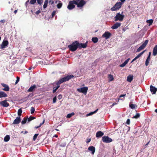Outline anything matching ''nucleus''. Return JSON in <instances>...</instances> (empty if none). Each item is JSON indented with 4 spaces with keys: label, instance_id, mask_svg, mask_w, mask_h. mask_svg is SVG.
Masks as SVG:
<instances>
[{
    "label": "nucleus",
    "instance_id": "f257e3e1",
    "mask_svg": "<svg viewBox=\"0 0 157 157\" xmlns=\"http://www.w3.org/2000/svg\"><path fill=\"white\" fill-rule=\"evenodd\" d=\"M74 76L72 75H68L67 76L60 79L56 83L57 86L54 87L53 88V93H55L57 90L60 87L59 85L65 82L68 81L74 77Z\"/></svg>",
    "mask_w": 157,
    "mask_h": 157
},
{
    "label": "nucleus",
    "instance_id": "f03ea898",
    "mask_svg": "<svg viewBox=\"0 0 157 157\" xmlns=\"http://www.w3.org/2000/svg\"><path fill=\"white\" fill-rule=\"evenodd\" d=\"M78 42L75 41L73 42L71 44L68 45V48L71 52H74L76 51L78 48Z\"/></svg>",
    "mask_w": 157,
    "mask_h": 157
},
{
    "label": "nucleus",
    "instance_id": "7ed1b4c3",
    "mask_svg": "<svg viewBox=\"0 0 157 157\" xmlns=\"http://www.w3.org/2000/svg\"><path fill=\"white\" fill-rule=\"evenodd\" d=\"M123 12H121V14H120V13H117L116 16L114 17L115 21H123L124 17V15L123 14Z\"/></svg>",
    "mask_w": 157,
    "mask_h": 157
},
{
    "label": "nucleus",
    "instance_id": "20e7f679",
    "mask_svg": "<svg viewBox=\"0 0 157 157\" xmlns=\"http://www.w3.org/2000/svg\"><path fill=\"white\" fill-rule=\"evenodd\" d=\"M122 5V2H117L111 8V10L112 11H115L119 10L121 8Z\"/></svg>",
    "mask_w": 157,
    "mask_h": 157
},
{
    "label": "nucleus",
    "instance_id": "39448f33",
    "mask_svg": "<svg viewBox=\"0 0 157 157\" xmlns=\"http://www.w3.org/2000/svg\"><path fill=\"white\" fill-rule=\"evenodd\" d=\"M76 4H77V2L75 0L71 1L69 2V4L68 5L67 8L69 10H72L75 7L74 4L76 5Z\"/></svg>",
    "mask_w": 157,
    "mask_h": 157
},
{
    "label": "nucleus",
    "instance_id": "423d86ee",
    "mask_svg": "<svg viewBox=\"0 0 157 157\" xmlns=\"http://www.w3.org/2000/svg\"><path fill=\"white\" fill-rule=\"evenodd\" d=\"M88 88L87 87H84L80 88L77 89V90L80 93H82L85 95L86 94Z\"/></svg>",
    "mask_w": 157,
    "mask_h": 157
},
{
    "label": "nucleus",
    "instance_id": "0eeeda50",
    "mask_svg": "<svg viewBox=\"0 0 157 157\" xmlns=\"http://www.w3.org/2000/svg\"><path fill=\"white\" fill-rule=\"evenodd\" d=\"M102 140L103 142L106 143H109L112 141V140L108 136L102 137Z\"/></svg>",
    "mask_w": 157,
    "mask_h": 157
},
{
    "label": "nucleus",
    "instance_id": "6e6552de",
    "mask_svg": "<svg viewBox=\"0 0 157 157\" xmlns=\"http://www.w3.org/2000/svg\"><path fill=\"white\" fill-rule=\"evenodd\" d=\"M111 36V34L108 31L105 32L102 36L105 37L106 40L108 39Z\"/></svg>",
    "mask_w": 157,
    "mask_h": 157
},
{
    "label": "nucleus",
    "instance_id": "1a4fd4ad",
    "mask_svg": "<svg viewBox=\"0 0 157 157\" xmlns=\"http://www.w3.org/2000/svg\"><path fill=\"white\" fill-rule=\"evenodd\" d=\"M9 44V42L8 40H3L2 44L1 45V47L2 49H3L6 48V46H8Z\"/></svg>",
    "mask_w": 157,
    "mask_h": 157
},
{
    "label": "nucleus",
    "instance_id": "9d476101",
    "mask_svg": "<svg viewBox=\"0 0 157 157\" xmlns=\"http://www.w3.org/2000/svg\"><path fill=\"white\" fill-rule=\"evenodd\" d=\"M88 41H86V43L83 44L82 43H79L78 42V48L79 49H81L82 48H85L87 47V45Z\"/></svg>",
    "mask_w": 157,
    "mask_h": 157
},
{
    "label": "nucleus",
    "instance_id": "9b49d317",
    "mask_svg": "<svg viewBox=\"0 0 157 157\" xmlns=\"http://www.w3.org/2000/svg\"><path fill=\"white\" fill-rule=\"evenodd\" d=\"M1 85L3 87H4V88L2 89V90L5 91H8L10 90V88L8 85L4 83H1Z\"/></svg>",
    "mask_w": 157,
    "mask_h": 157
},
{
    "label": "nucleus",
    "instance_id": "f8f14e48",
    "mask_svg": "<svg viewBox=\"0 0 157 157\" xmlns=\"http://www.w3.org/2000/svg\"><path fill=\"white\" fill-rule=\"evenodd\" d=\"M86 3L85 1L82 0L80 1L78 3L77 2V4H76V5H77L78 7H82Z\"/></svg>",
    "mask_w": 157,
    "mask_h": 157
},
{
    "label": "nucleus",
    "instance_id": "ddd939ff",
    "mask_svg": "<svg viewBox=\"0 0 157 157\" xmlns=\"http://www.w3.org/2000/svg\"><path fill=\"white\" fill-rule=\"evenodd\" d=\"M0 104L4 107H7L9 105V104L8 103L6 100H4L0 102Z\"/></svg>",
    "mask_w": 157,
    "mask_h": 157
},
{
    "label": "nucleus",
    "instance_id": "4468645a",
    "mask_svg": "<svg viewBox=\"0 0 157 157\" xmlns=\"http://www.w3.org/2000/svg\"><path fill=\"white\" fill-rule=\"evenodd\" d=\"M21 118L20 117H17L13 122V124H19L21 122Z\"/></svg>",
    "mask_w": 157,
    "mask_h": 157
},
{
    "label": "nucleus",
    "instance_id": "2eb2a0df",
    "mask_svg": "<svg viewBox=\"0 0 157 157\" xmlns=\"http://www.w3.org/2000/svg\"><path fill=\"white\" fill-rule=\"evenodd\" d=\"M150 90L152 94H155L157 91V88L151 85L150 86Z\"/></svg>",
    "mask_w": 157,
    "mask_h": 157
},
{
    "label": "nucleus",
    "instance_id": "dca6fc26",
    "mask_svg": "<svg viewBox=\"0 0 157 157\" xmlns=\"http://www.w3.org/2000/svg\"><path fill=\"white\" fill-rule=\"evenodd\" d=\"M121 25V23L120 22H117L114 24L111 27L113 29H116Z\"/></svg>",
    "mask_w": 157,
    "mask_h": 157
},
{
    "label": "nucleus",
    "instance_id": "f3484780",
    "mask_svg": "<svg viewBox=\"0 0 157 157\" xmlns=\"http://www.w3.org/2000/svg\"><path fill=\"white\" fill-rule=\"evenodd\" d=\"M88 150L91 151V153L92 155L94 154L95 151V147H94L93 146H90L88 148Z\"/></svg>",
    "mask_w": 157,
    "mask_h": 157
},
{
    "label": "nucleus",
    "instance_id": "a211bd4d",
    "mask_svg": "<svg viewBox=\"0 0 157 157\" xmlns=\"http://www.w3.org/2000/svg\"><path fill=\"white\" fill-rule=\"evenodd\" d=\"M104 135V133L101 131H99L97 132L96 136L97 138H99L101 137Z\"/></svg>",
    "mask_w": 157,
    "mask_h": 157
},
{
    "label": "nucleus",
    "instance_id": "6ab92c4d",
    "mask_svg": "<svg viewBox=\"0 0 157 157\" xmlns=\"http://www.w3.org/2000/svg\"><path fill=\"white\" fill-rule=\"evenodd\" d=\"M7 95L5 92L2 91H0V98L6 97H7Z\"/></svg>",
    "mask_w": 157,
    "mask_h": 157
},
{
    "label": "nucleus",
    "instance_id": "aec40b11",
    "mask_svg": "<svg viewBox=\"0 0 157 157\" xmlns=\"http://www.w3.org/2000/svg\"><path fill=\"white\" fill-rule=\"evenodd\" d=\"M152 54L154 56H155L157 54V44L153 48Z\"/></svg>",
    "mask_w": 157,
    "mask_h": 157
},
{
    "label": "nucleus",
    "instance_id": "412c9836",
    "mask_svg": "<svg viewBox=\"0 0 157 157\" xmlns=\"http://www.w3.org/2000/svg\"><path fill=\"white\" fill-rule=\"evenodd\" d=\"M133 75H130L127 77V81L129 82H131L133 79Z\"/></svg>",
    "mask_w": 157,
    "mask_h": 157
},
{
    "label": "nucleus",
    "instance_id": "4be33fe9",
    "mask_svg": "<svg viewBox=\"0 0 157 157\" xmlns=\"http://www.w3.org/2000/svg\"><path fill=\"white\" fill-rule=\"evenodd\" d=\"M36 88V85H34L30 87V88L27 91L28 92H32L33 90H34V89Z\"/></svg>",
    "mask_w": 157,
    "mask_h": 157
},
{
    "label": "nucleus",
    "instance_id": "5701e85b",
    "mask_svg": "<svg viewBox=\"0 0 157 157\" xmlns=\"http://www.w3.org/2000/svg\"><path fill=\"white\" fill-rule=\"evenodd\" d=\"M10 138V136L8 135H7L4 137V140L5 142H7L9 140Z\"/></svg>",
    "mask_w": 157,
    "mask_h": 157
},
{
    "label": "nucleus",
    "instance_id": "b1692460",
    "mask_svg": "<svg viewBox=\"0 0 157 157\" xmlns=\"http://www.w3.org/2000/svg\"><path fill=\"white\" fill-rule=\"evenodd\" d=\"M98 39L97 37H93L92 39V41L94 43H96L98 41Z\"/></svg>",
    "mask_w": 157,
    "mask_h": 157
},
{
    "label": "nucleus",
    "instance_id": "393cba45",
    "mask_svg": "<svg viewBox=\"0 0 157 157\" xmlns=\"http://www.w3.org/2000/svg\"><path fill=\"white\" fill-rule=\"evenodd\" d=\"M148 40H145L144 41V42L142 44V45L144 48H145L147 44H148Z\"/></svg>",
    "mask_w": 157,
    "mask_h": 157
},
{
    "label": "nucleus",
    "instance_id": "a878e982",
    "mask_svg": "<svg viewBox=\"0 0 157 157\" xmlns=\"http://www.w3.org/2000/svg\"><path fill=\"white\" fill-rule=\"evenodd\" d=\"M145 51V50H144L141 52L140 53V54H139L136 56L135 57L136 59H137L140 57L143 54V53Z\"/></svg>",
    "mask_w": 157,
    "mask_h": 157
},
{
    "label": "nucleus",
    "instance_id": "bb28decb",
    "mask_svg": "<svg viewBox=\"0 0 157 157\" xmlns=\"http://www.w3.org/2000/svg\"><path fill=\"white\" fill-rule=\"evenodd\" d=\"M140 116V114L139 113H136V114L135 116H134L132 117V118H133V119L135 118L136 119H138L139 118Z\"/></svg>",
    "mask_w": 157,
    "mask_h": 157
},
{
    "label": "nucleus",
    "instance_id": "cd10ccee",
    "mask_svg": "<svg viewBox=\"0 0 157 157\" xmlns=\"http://www.w3.org/2000/svg\"><path fill=\"white\" fill-rule=\"evenodd\" d=\"M75 115V113L73 112L71 113H69L67 114V118H70L71 117H72L74 115Z\"/></svg>",
    "mask_w": 157,
    "mask_h": 157
},
{
    "label": "nucleus",
    "instance_id": "c85d7f7f",
    "mask_svg": "<svg viewBox=\"0 0 157 157\" xmlns=\"http://www.w3.org/2000/svg\"><path fill=\"white\" fill-rule=\"evenodd\" d=\"M98 109H97L96 110H95V111H94V112H91L90 113H89L88 114H87V116H90V115H91L94 114L95 113H96L98 111Z\"/></svg>",
    "mask_w": 157,
    "mask_h": 157
},
{
    "label": "nucleus",
    "instance_id": "c756f323",
    "mask_svg": "<svg viewBox=\"0 0 157 157\" xmlns=\"http://www.w3.org/2000/svg\"><path fill=\"white\" fill-rule=\"evenodd\" d=\"M108 77L110 81H112L114 79L113 75L111 74L109 75Z\"/></svg>",
    "mask_w": 157,
    "mask_h": 157
},
{
    "label": "nucleus",
    "instance_id": "7c9ffc66",
    "mask_svg": "<svg viewBox=\"0 0 157 157\" xmlns=\"http://www.w3.org/2000/svg\"><path fill=\"white\" fill-rule=\"evenodd\" d=\"M48 2V0H46L44 2V5H43V8L45 9L46 8Z\"/></svg>",
    "mask_w": 157,
    "mask_h": 157
},
{
    "label": "nucleus",
    "instance_id": "2f4dec72",
    "mask_svg": "<svg viewBox=\"0 0 157 157\" xmlns=\"http://www.w3.org/2000/svg\"><path fill=\"white\" fill-rule=\"evenodd\" d=\"M22 111L21 109H19L17 112L18 115L20 116L21 115V113H22Z\"/></svg>",
    "mask_w": 157,
    "mask_h": 157
},
{
    "label": "nucleus",
    "instance_id": "473e14b6",
    "mask_svg": "<svg viewBox=\"0 0 157 157\" xmlns=\"http://www.w3.org/2000/svg\"><path fill=\"white\" fill-rule=\"evenodd\" d=\"M144 48L142 45H141L139 48H138L137 49V50H136V52H139L140 51H141L143 49H144Z\"/></svg>",
    "mask_w": 157,
    "mask_h": 157
},
{
    "label": "nucleus",
    "instance_id": "72a5a7b5",
    "mask_svg": "<svg viewBox=\"0 0 157 157\" xmlns=\"http://www.w3.org/2000/svg\"><path fill=\"white\" fill-rule=\"evenodd\" d=\"M27 120V118L25 117L21 122L22 124H25Z\"/></svg>",
    "mask_w": 157,
    "mask_h": 157
},
{
    "label": "nucleus",
    "instance_id": "f704fd0d",
    "mask_svg": "<svg viewBox=\"0 0 157 157\" xmlns=\"http://www.w3.org/2000/svg\"><path fill=\"white\" fill-rule=\"evenodd\" d=\"M153 21L152 19H150L149 20H147V22L149 24V25H151L153 22Z\"/></svg>",
    "mask_w": 157,
    "mask_h": 157
},
{
    "label": "nucleus",
    "instance_id": "c9c22d12",
    "mask_svg": "<svg viewBox=\"0 0 157 157\" xmlns=\"http://www.w3.org/2000/svg\"><path fill=\"white\" fill-rule=\"evenodd\" d=\"M36 118V117H32V116H30L28 118V122H29L31 121L32 120L35 119Z\"/></svg>",
    "mask_w": 157,
    "mask_h": 157
},
{
    "label": "nucleus",
    "instance_id": "e433bc0d",
    "mask_svg": "<svg viewBox=\"0 0 157 157\" xmlns=\"http://www.w3.org/2000/svg\"><path fill=\"white\" fill-rule=\"evenodd\" d=\"M150 60V59H148L147 58L145 63V64L146 66H147L148 65Z\"/></svg>",
    "mask_w": 157,
    "mask_h": 157
},
{
    "label": "nucleus",
    "instance_id": "4c0bfd02",
    "mask_svg": "<svg viewBox=\"0 0 157 157\" xmlns=\"http://www.w3.org/2000/svg\"><path fill=\"white\" fill-rule=\"evenodd\" d=\"M62 6V3L61 2L57 4V6L58 8L60 9V8Z\"/></svg>",
    "mask_w": 157,
    "mask_h": 157
},
{
    "label": "nucleus",
    "instance_id": "58836bf2",
    "mask_svg": "<svg viewBox=\"0 0 157 157\" xmlns=\"http://www.w3.org/2000/svg\"><path fill=\"white\" fill-rule=\"evenodd\" d=\"M38 135V134H36L34 135L33 138V141H35L36 140Z\"/></svg>",
    "mask_w": 157,
    "mask_h": 157
},
{
    "label": "nucleus",
    "instance_id": "ea45409f",
    "mask_svg": "<svg viewBox=\"0 0 157 157\" xmlns=\"http://www.w3.org/2000/svg\"><path fill=\"white\" fill-rule=\"evenodd\" d=\"M35 108L33 107H31V113L33 114L34 113L35 111Z\"/></svg>",
    "mask_w": 157,
    "mask_h": 157
},
{
    "label": "nucleus",
    "instance_id": "a19ab883",
    "mask_svg": "<svg viewBox=\"0 0 157 157\" xmlns=\"http://www.w3.org/2000/svg\"><path fill=\"white\" fill-rule=\"evenodd\" d=\"M44 120L43 121V122L42 123H41L40 125L38 126H35V128H39L40 127H41V126L42 125V124H43L44 123Z\"/></svg>",
    "mask_w": 157,
    "mask_h": 157
},
{
    "label": "nucleus",
    "instance_id": "79ce46f5",
    "mask_svg": "<svg viewBox=\"0 0 157 157\" xmlns=\"http://www.w3.org/2000/svg\"><path fill=\"white\" fill-rule=\"evenodd\" d=\"M37 0H31L30 1V3L31 4H35L36 1Z\"/></svg>",
    "mask_w": 157,
    "mask_h": 157
},
{
    "label": "nucleus",
    "instance_id": "37998d69",
    "mask_svg": "<svg viewBox=\"0 0 157 157\" xmlns=\"http://www.w3.org/2000/svg\"><path fill=\"white\" fill-rule=\"evenodd\" d=\"M129 106L132 109H134L135 108L134 105L133 104H130Z\"/></svg>",
    "mask_w": 157,
    "mask_h": 157
},
{
    "label": "nucleus",
    "instance_id": "c03bdc74",
    "mask_svg": "<svg viewBox=\"0 0 157 157\" xmlns=\"http://www.w3.org/2000/svg\"><path fill=\"white\" fill-rule=\"evenodd\" d=\"M56 96H55L53 98V101H52V103H55V102H56Z\"/></svg>",
    "mask_w": 157,
    "mask_h": 157
},
{
    "label": "nucleus",
    "instance_id": "a18cd8bd",
    "mask_svg": "<svg viewBox=\"0 0 157 157\" xmlns=\"http://www.w3.org/2000/svg\"><path fill=\"white\" fill-rule=\"evenodd\" d=\"M19 80H20V78L19 77L17 76V80H16V81L15 82V84H17L18 82H19Z\"/></svg>",
    "mask_w": 157,
    "mask_h": 157
},
{
    "label": "nucleus",
    "instance_id": "49530a36",
    "mask_svg": "<svg viewBox=\"0 0 157 157\" xmlns=\"http://www.w3.org/2000/svg\"><path fill=\"white\" fill-rule=\"evenodd\" d=\"M129 60V58L128 59L125 61H124V62L123 63H124V64H125V65H126L127 64V63H128V62Z\"/></svg>",
    "mask_w": 157,
    "mask_h": 157
},
{
    "label": "nucleus",
    "instance_id": "de8ad7c7",
    "mask_svg": "<svg viewBox=\"0 0 157 157\" xmlns=\"http://www.w3.org/2000/svg\"><path fill=\"white\" fill-rule=\"evenodd\" d=\"M91 138H90V139H86V142L87 143H88L91 141Z\"/></svg>",
    "mask_w": 157,
    "mask_h": 157
},
{
    "label": "nucleus",
    "instance_id": "09e8293b",
    "mask_svg": "<svg viewBox=\"0 0 157 157\" xmlns=\"http://www.w3.org/2000/svg\"><path fill=\"white\" fill-rule=\"evenodd\" d=\"M37 3L38 4H41L42 2V0H37Z\"/></svg>",
    "mask_w": 157,
    "mask_h": 157
},
{
    "label": "nucleus",
    "instance_id": "8fccbe9b",
    "mask_svg": "<svg viewBox=\"0 0 157 157\" xmlns=\"http://www.w3.org/2000/svg\"><path fill=\"white\" fill-rule=\"evenodd\" d=\"M126 124H128V125H129L130 124V120L129 119H127V121H126Z\"/></svg>",
    "mask_w": 157,
    "mask_h": 157
},
{
    "label": "nucleus",
    "instance_id": "3c124183",
    "mask_svg": "<svg viewBox=\"0 0 157 157\" xmlns=\"http://www.w3.org/2000/svg\"><path fill=\"white\" fill-rule=\"evenodd\" d=\"M62 98V95L61 94H59L58 96V98L60 100Z\"/></svg>",
    "mask_w": 157,
    "mask_h": 157
},
{
    "label": "nucleus",
    "instance_id": "603ef678",
    "mask_svg": "<svg viewBox=\"0 0 157 157\" xmlns=\"http://www.w3.org/2000/svg\"><path fill=\"white\" fill-rule=\"evenodd\" d=\"M151 52H149V55H148V56H147V58L148 59H150V56H151Z\"/></svg>",
    "mask_w": 157,
    "mask_h": 157
},
{
    "label": "nucleus",
    "instance_id": "864d4df0",
    "mask_svg": "<svg viewBox=\"0 0 157 157\" xmlns=\"http://www.w3.org/2000/svg\"><path fill=\"white\" fill-rule=\"evenodd\" d=\"M126 65H125L124 63H123L122 64H121L120 65V66L121 67H124Z\"/></svg>",
    "mask_w": 157,
    "mask_h": 157
},
{
    "label": "nucleus",
    "instance_id": "5fc2aeb1",
    "mask_svg": "<svg viewBox=\"0 0 157 157\" xmlns=\"http://www.w3.org/2000/svg\"><path fill=\"white\" fill-rule=\"evenodd\" d=\"M126 95V94L121 95L120 96L119 98H121V97H124Z\"/></svg>",
    "mask_w": 157,
    "mask_h": 157
},
{
    "label": "nucleus",
    "instance_id": "6e6d98bb",
    "mask_svg": "<svg viewBox=\"0 0 157 157\" xmlns=\"http://www.w3.org/2000/svg\"><path fill=\"white\" fill-rule=\"evenodd\" d=\"M40 13V10H38L37 11H36V14L38 15Z\"/></svg>",
    "mask_w": 157,
    "mask_h": 157
},
{
    "label": "nucleus",
    "instance_id": "4d7b16f0",
    "mask_svg": "<svg viewBox=\"0 0 157 157\" xmlns=\"http://www.w3.org/2000/svg\"><path fill=\"white\" fill-rule=\"evenodd\" d=\"M55 14V11L53 12L52 13V17H53Z\"/></svg>",
    "mask_w": 157,
    "mask_h": 157
},
{
    "label": "nucleus",
    "instance_id": "13d9d810",
    "mask_svg": "<svg viewBox=\"0 0 157 157\" xmlns=\"http://www.w3.org/2000/svg\"><path fill=\"white\" fill-rule=\"evenodd\" d=\"M49 3L50 4H53L54 2L52 1L51 0L49 1Z\"/></svg>",
    "mask_w": 157,
    "mask_h": 157
},
{
    "label": "nucleus",
    "instance_id": "bf43d9fd",
    "mask_svg": "<svg viewBox=\"0 0 157 157\" xmlns=\"http://www.w3.org/2000/svg\"><path fill=\"white\" fill-rule=\"evenodd\" d=\"M5 20H1L0 21V22L2 23H4L5 22Z\"/></svg>",
    "mask_w": 157,
    "mask_h": 157
},
{
    "label": "nucleus",
    "instance_id": "052dcab7",
    "mask_svg": "<svg viewBox=\"0 0 157 157\" xmlns=\"http://www.w3.org/2000/svg\"><path fill=\"white\" fill-rule=\"evenodd\" d=\"M126 0H120L121 2H122V4Z\"/></svg>",
    "mask_w": 157,
    "mask_h": 157
},
{
    "label": "nucleus",
    "instance_id": "680f3d73",
    "mask_svg": "<svg viewBox=\"0 0 157 157\" xmlns=\"http://www.w3.org/2000/svg\"><path fill=\"white\" fill-rule=\"evenodd\" d=\"M149 142H148L147 144H146L145 145V147H146L147 146V145L149 144Z\"/></svg>",
    "mask_w": 157,
    "mask_h": 157
},
{
    "label": "nucleus",
    "instance_id": "e2e57ef3",
    "mask_svg": "<svg viewBox=\"0 0 157 157\" xmlns=\"http://www.w3.org/2000/svg\"><path fill=\"white\" fill-rule=\"evenodd\" d=\"M136 59L135 58L134 59H133L132 61V62H133L135 60H136Z\"/></svg>",
    "mask_w": 157,
    "mask_h": 157
},
{
    "label": "nucleus",
    "instance_id": "0e129e2a",
    "mask_svg": "<svg viewBox=\"0 0 157 157\" xmlns=\"http://www.w3.org/2000/svg\"><path fill=\"white\" fill-rule=\"evenodd\" d=\"M53 137H58V136L57 135H55L54 136H53Z\"/></svg>",
    "mask_w": 157,
    "mask_h": 157
},
{
    "label": "nucleus",
    "instance_id": "69168bd1",
    "mask_svg": "<svg viewBox=\"0 0 157 157\" xmlns=\"http://www.w3.org/2000/svg\"><path fill=\"white\" fill-rule=\"evenodd\" d=\"M32 68V67H29V70H31V69Z\"/></svg>",
    "mask_w": 157,
    "mask_h": 157
},
{
    "label": "nucleus",
    "instance_id": "338daca9",
    "mask_svg": "<svg viewBox=\"0 0 157 157\" xmlns=\"http://www.w3.org/2000/svg\"><path fill=\"white\" fill-rule=\"evenodd\" d=\"M155 112L157 113V108L155 109Z\"/></svg>",
    "mask_w": 157,
    "mask_h": 157
},
{
    "label": "nucleus",
    "instance_id": "774afa93",
    "mask_svg": "<svg viewBox=\"0 0 157 157\" xmlns=\"http://www.w3.org/2000/svg\"><path fill=\"white\" fill-rule=\"evenodd\" d=\"M17 10H15L14 11V13H17Z\"/></svg>",
    "mask_w": 157,
    "mask_h": 157
}]
</instances>
